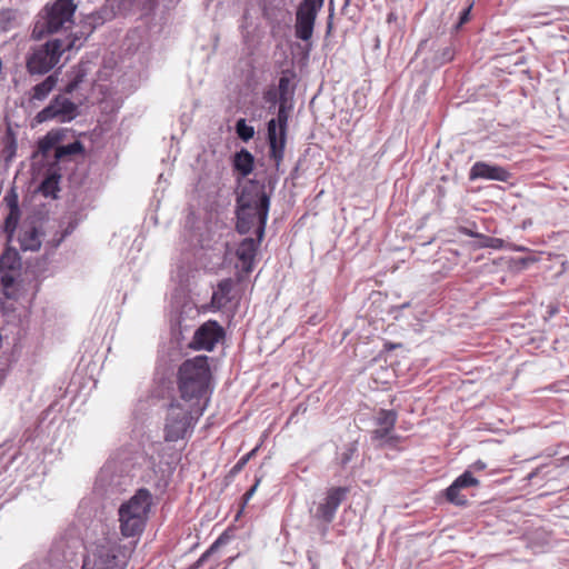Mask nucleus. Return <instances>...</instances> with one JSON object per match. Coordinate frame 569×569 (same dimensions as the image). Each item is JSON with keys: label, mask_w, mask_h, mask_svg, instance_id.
<instances>
[{"label": "nucleus", "mask_w": 569, "mask_h": 569, "mask_svg": "<svg viewBox=\"0 0 569 569\" xmlns=\"http://www.w3.org/2000/svg\"><path fill=\"white\" fill-rule=\"evenodd\" d=\"M269 208L270 196L266 186L258 181H248L237 197V231L241 234L253 231L262 239Z\"/></svg>", "instance_id": "nucleus-1"}, {"label": "nucleus", "mask_w": 569, "mask_h": 569, "mask_svg": "<svg viewBox=\"0 0 569 569\" xmlns=\"http://www.w3.org/2000/svg\"><path fill=\"white\" fill-rule=\"evenodd\" d=\"M211 372L207 356H197L182 362L178 371V390L186 405L196 407L201 416L208 401Z\"/></svg>", "instance_id": "nucleus-2"}, {"label": "nucleus", "mask_w": 569, "mask_h": 569, "mask_svg": "<svg viewBox=\"0 0 569 569\" xmlns=\"http://www.w3.org/2000/svg\"><path fill=\"white\" fill-rule=\"evenodd\" d=\"M152 506V495L148 489L141 488L122 502L118 509L120 532L126 538L139 537L147 525Z\"/></svg>", "instance_id": "nucleus-3"}, {"label": "nucleus", "mask_w": 569, "mask_h": 569, "mask_svg": "<svg viewBox=\"0 0 569 569\" xmlns=\"http://www.w3.org/2000/svg\"><path fill=\"white\" fill-rule=\"evenodd\" d=\"M129 553L117 536L106 537L87 553L82 569H126Z\"/></svg>", "instance_id": "nucleus-4"}, {"label": "nucleus", "mask_w": 569, "mask_h": 569, "mask_svg": "<svg viewBox=\"0 0 569 569\" xmlns=\"http://www.w3.org/2000/svg\"><path fill=\"white\" fill-rule=\"evenodd\" d=\"M77 39L54 38L44 44L31 49L26 60V67L30 74H44L53 69L61 54L76 46Z\"/></svg>", "instance_id": "nucleus-5"}, {"label": "nucleus", "mask_w": 569, "mask_h": 569, "mask_svg": "<svg viewBox=\"0 0 569 569\" xmlns=\"http://www.w3.org/2000/svg\"><path fill=\"white\" fill-rule=\"evenodd\" d=\"M194 408L180 402H172L169 406L163 429L166 441L176 442L191 436L196 421L200 417L197 416Z\"/></svg>", "instance_id": "nucleus-6"}, {"label": "nucleus", "mask_w": 569, "mask_h": 569, "mask_svg": "<svg viewBox=\"0 0 569 569\" xmlns=\"http://www.w3.org/2000/svg\"><path fill=\"white\" fill-rule=\"evenodd\" d=\"M287 102L280 101L277 118L268 122V142L270 147V158L279 166L283 159L286 138H287V123L288 111L286 108Z\"/></svg>", "instance_id": "nucleus-7"}, {"label": "nucleus", "mask_w": 569, "mask_h": 569, "mask_svg": "<svg viewBox=\"0 0 569 569\" xmlns=\"http://www.w3.org/2000/svg\"><path fill=\"white\" fill-rule=\"evenodd\" d=\"M78 114V106L64 94H58L46 108L36 114L34 119L38 123L52 120L59 123H67L76 119Z\"/></svg>", "instance_id": "nucleus-8"}, {"label": "nucleus", "mask_w": 569, "mask_h": 569, "mask_svg": "<svg viewBox=\"0 0 569 569\" xmlns=\"http://www.w3.org/2000/svg\"><path fill=\"white\" fill-rule=\"evenodd\" d=\"M74 11L76 4L73 0H57L47 10L43 24L47 32L53 33L70 28L73 23Z\"/></svg>", "instance_id": "nucleus-9"}, {"label": "nucleus", "mask_w": 569, "mask_h": 569, "mask_svg": "<svg viewBox=\"0 0 569 569\" xmlns=\"http://www.w3.org/2000/svg\"><path fill=\"white\" fill-rule=\"evenodd\" d=\"M223 338V328L217 321L209 320L196 330L190 347L196 350L212 351Z\"/></svg>", "instance_id": "nucleus-10"}, {"label": "nucleus", "mask_w": 569, "mask_h": 569, "mask_svg": "<svg viewBox=\"0 0 569 569\" xmlns=\"http://www.w3.org/2000/svg\"><path fill=\"white\" fill-rule=\"evenodd\" d=\"M318 3L320 0H303L298 8L296 34L301 40H309L312 34Z\"/></svg>", "instance_id": "nucleus-11"}, {"label": "nucleus", "mask_w": 569, "mask_h": 569, "mask_svg": "<svg viewBox=\"0 0 569 569\" xmlns=\"http://www.w3.org/2000/svg\"><path fill=\"white\" fill-rule=\"evenodd\" d=\"M398 415L395 410L380 409L375 419L377 428L372 431L373 440H383L387 442L398 441L399 436L391 435L397 423Z\"/></svg>", "instance_id": "nucleus-12"}, {"label": "nucleus", "mask_w": 569, "mask_h": 569, "mask_svg": "<svg viewBox=\"0 0 569 569\" xmlns=\"http://www.w3.org/2000/svg\"><path fill=\"white\" fill-rule=\"evenodd\" d=\"M510 177L511 174L506 168L497 164H489L483 161L476 162L469 172L470 180L487 179L507 182Z\"/></svg>", "instance_id": "nucleus-13"}, {"label": "nucleus", "mask_w": 569, "mask_h": 569, "mask_svg": "<svg viewBox=\"0 0 569 569\" xmlns=\"http://www.w3.org/2000/svg\"><path fill=\"white\" fill-rule=\"evenodd\" d=\"M244 238L238 246L236 256L240 261L241 271L244 273H250L253 269L254 258L260 246L262 239L259 238Z\"/></svg>", "instance_id": "nucleus-14"}, {"label": "nucleus", "mask_w": 569, "mask_h": 569, "mask_svg": "<svg viewBox=\"0 0 569 569\" xmlns=\"http://www.w3.org/2000/svg\"><path fill=\"white\" fill-rule=\"evenodd\" d=\"M348 488L337 487L328 491L326 502L322 503V520L330 522L336 513L340 503L345 500Z\"/></svg>", "instance_id": "nucleus-15"}, {"label": "nucleus", "mask_w": 569, "mask_h": 569, "mask_svg": "<svg viewBox=\"0 0 569 569\" xmlns=\"http://www.w3.org/2000/svg\"><path fill=\"white\" fill-rule=\"evenodd\" d=\"M127 482V479L122 476L114 475V466L112 462H107L100 470L97 483L106 491H113L117 487H120Z\"/></svg>", "instance_id": "nucleus-16"}, {"label": "nucleus", "mask_w": 569, "mask_h": 569, "mask_svg": "<svg viewBox=\"0 0 569 569\" xmlns=\"http://www.w3.org/2000/svg\"><path fill=\"white\" fill-rule=\"evenodd\" d=\"M21 273L0 272V290L9 300H17L20 296Z\"/></svg>", "instance_id": "nucleus-17"}, {"label": "nucleus", "mask_w": 569, "mask_h": 569, "mask_svg": "<svg viewBox=\"0 0 569 569\" xmlns=\"http://www.w3.org/2000/svg\"><path fill=\"white\" fill-rule=\"evenodd\" d=\"M22 262L17 249L7 247L0 256V272L21 273Z\"/></svg>", "instance_id": "nucleus-18"}, {"label": "nucleus", "mask_w": 569, "mask_h": 569, "mask_svg": "<svg viewBox=\"0 0 569 569\" xmlns=\"http://www.w3.org/2000/svg\"><path fill=\"white\" fill-rule=\"evenodd\" d=\"M233 288L234 281L231 278L221 280L212 293V305L218 308L226 307L232 300L231 292L233 291Z\"/></svg>", "instance_id": "nucleus-19"}, {"label": "nucleus", "mask_w": 569, "mask_h": 569, "mask_svg": "<svg viewBox=\"0 0 569 569\" xmlns=\"http://www.w3.org/2000/svg\"><path fill=\"white\" fill-rule=\"evenodd\" d=\"M58 83V78L54 74L48 76L43 81L36 84L30 92V102L44 101Z\"/></svg>", "instance_id": "nucleus-20"}, {"label": "nucleus", "mask_w": 569, "mask_h": 569, "mask_svg": "<svg viewBox=\"0 0 569 569\" xmlns=\"http://www.w3.org/2000/svg\"><path fill=\"white\" fill-rule=\"evenodd\" d=\"M253 164L254 158L247 149H241L240 151L236 152L232 158V166L234 170L238 171L242 177H247L252 172Z\"/></svg>", "instance_id": "nucleus-21"}, {"label": "nucleus", "mask_w": 569, "mask_h": 569, "mask_svg": "<svg viewBox=\"0 0 569 569\" xmlns=\"http://www.w3.org/2000/svg\"><path fill=\"white\" fill-rule=\"evenodd\" d=\"M19 243L23 251H38L41 248L39 230L36 227L22 230L19 236Z\"/></svg>", "instance_id": "nucleus-22"}, {"label": "nucleus", "mask_w": 569, "mask_h": 569, "mask_svg": "<svg viewBox=\"0 0 569 569\" xmlns=\"http://www.w3.org/2000/svg\"><path fill=\"white\" fill-rule=\"evenodd\" d=\"M479 480L472 476L469 470H466L462 475L455 479V481L450 485V495L456 499L455 496L456 490H463L471 487H478Z\"/></svg>", "instance_id": "nucleus-23"}, {"label": "nucleus", "mask_w": 569, "mask_h": 569, "mask_svg": "<svg viewBox=\"0 0 569 569\" xmlns=\"http://www.w3.org/2000/svg\"><path fill=\"white\" fill-rule=\"evenodd\" d=\"M21 211H9L4 219L2 230L7 236V241L11 242L20 221Z\"/></svg>", "instance_id": "nucleus-24"}, {"label": "nucleus", "mask_w": 569, "mask_h": 569, "mask_svg": "<svg viewBox=\"0 0 569 569\" xmlns=\"http://www.w3.org/2000/svg\"><path fill=\"white\" fill-rule=\"evenodd\" d=\"M83 150L81 142L74 141L68 144L59 146L56 148L54 157L58 160L63 159L67 156L80 153Z\"/></svg>", "instance_id": "nucleus-25"}, {"label": "nucleus", "mask_w": 569, "mask_h": 569, "mask_svg": "<svg viewBox=\"0 0 569 569\" xmlns=\"http://www.w3.org/2000/svg\"><path fill=\"white\" fill-rule=\"evenodd\" d=\"M59 180L56 176L47 177L40 184L39 190L44 197L56 198V192L59 190Z\"/></svg>", "instance_id": "nucleus-26"}, {"label": "nucleus", "mask_w": 569, "mask_h": 569, "mask_svg": "<svg viewBox=\"0 0 569 569\" xmlns=\"http://www.w3.org/2000/svg\"><path fill=\"white\" fill-rule=\"evenodd\" d=\"M293 92L291 79L283 73L279 79V98L282 102H288Z\"/></svg>", "instance_id": "nucleus-27"}, {"label": "nucleus", "mask_w": 569, "mask_h": 569, "mask_svg": "<svg viewBox=\"0 0 569 569\" xmlns=\"http://www.w3.org/2000/svg\"><path fill=\"white\" fill-rule=\"evenodd\" d=\"M236 132L242 141H249L254 136V129L252 126L247 124L244 119H239L236 122Z\"/></svg>", "instance_id": "nucleus-28"}, {"label": "nucleus", "mask_w": 569, "mask_h": 569, "mask_svg": "<svg viewBox=\"0 0 569 569\" xmlns=\"http://www.w3.org/2000/svg\"><path fill=\"white\" fill-rule=\"evenodd\" d=\"M257 450H258V448H254L250 452L242 456L237 461V463L230 469L229 476L234 477L236 475H238L244 468V466L249 462V460L256 455Z\"/></svg>", "instance_id": "nucleus-29"}, {"label": "nucleus", "mask_w": 569, "mask_h": 569, "mask_svg": "<svg viewBox=\"0 0 569 569\" xmlns=\"http://www.w3.org/2000/svg\"><path fill=\"white\" fill-rule=\"evenodd\" d=\"M479 239L482 240L481 247L483 248H491L496 250L505 248V240L500 238L481 234Z\"/></svg>", "instance_id": "nucleus-30"}, {"label": "nucleus", "mask_w": 569, "mask_h": 569, "mask_svg": "<svg viewBox=\"0 0 569 569\" xmlns=\"http://www.w3.org/2000/svg\"><path fill=\"white\" fill-rule=\"evenodd\" d=\"M456 499H453L450 495V486L445 491L446 500L455 506L463 507L468 503V499L465 495L461 493V490H456L455 492Z\"/></svg>", "instance_id": "nucleus-31"}, {"label": "nucleus", "mask_w": 569, "mask_h": 569, "mask_svg": "<svg viewBox=\"0 0 569 569\" xmlns=\"http://www.w3.org/2000/svg\"><path fill=\"white\" fill-rule=\"evenodd\" d=\"M84 73L81 71L76 72L74 77L69 81L64 88V93H72L78 86L83 81Z\"/></svg>", "instance_id": "nucleus-32"}, {"label": "nucleus", "mask_w": 569, "mask_h": 569, "mask_svg": "<svg viewBox=\"0 0 569 569\" xmlns=\"http://www.w3.org/2000/svg\"><path fill=\"white\" fill-rule=\"evenodd\" d=\"M4 200L7 202L9 211H20L18 194L16 193L14 189L10 190V192L6 196Z\"/></svg>", "instance_id": "nucleus-33"}, {"label": "nucleus", "mask_w": 569, "mask_h": 569, "mask_svg": "<svg viewBox=\"0 0 569 569\" xmlns=\"http://www.w3.org/2000/svg\"><path fill=\"white\" fill-rule=\"evenodd\" d=\"M472 9V4H469L460 14L459 21L457 24V29L462 27L465 23H467L470 20V12Z\"/></svg>", "instance_id": "nucleus-34"}, {"label": "nucleus", "mask_w": 569, "mask_h": 569, "mask_svg": "<svg viewBox=\"0 0 569 569\" xmlns=\"http://www.w3.org/2000/svg\"><path fill=\"white\" fill-rule=\"evenodd\" d=\"M259 483H260V479L257 478L254 483L252 485V487L243 495L244 503H247L251 499V497L254 495Z\"/></svg>", "instance_id": "nucleus-35"}, {"label": "nucleus", "mask_w": 569, "mask_h": 569, "mask_svg": "<svg viewBox=\"0 0 569 569\" xmlns=\"http://www.w3.org/2000/svg\"><path fill=\"white\" fill-rule=\"evenodd\" d=\"M52 148V141L47 137L39 142V149L42 153H47Z\"/></svg>", "instance_id": "nucleus-36"}, {"label": "nucleus", "mask_w": 569, "mask_h": 569, "mask_svg": "<svg viewBox=\"0 0 569 569\" xmlns=\"http://www.w3.org/2000/svg\"><path fill=\"white\" fill-rule=\"evenodd\" d=\"M137 1L146 10L153 9L158 2V0H137Z\"/></svg>", "instance_id": "nucleus-37"}, {"label": "nucleus", "mask_w": 569, "mask_h": 569, "mask_svg": "<svg viewBox=\"0 0 569 569\" xmlns=\"http://www.w3.org/2000/svg\"><path fill=\"white\" fill-rule=\"evenodd\" d=\"M216 545H217V542H216L214 545H212V546L210 547V549H208V550H207V551H206V552H204V553H203V555L198 559V561H197V563H196V566H197V567L201 566V565L206 561V559H207V558L212 553V551H213V550H214V548H216Z\"/></svg>", "instance_id": "nucleus-38"}, {"label": "nucleus", "mask_w": 569, "mask_h": 569, "mask_svg": "<svg viewBox=\"0 0 569 569\" xmlns=\"http://www.w3.org/2000/svg\"><path fill=\"white\" fill-rule=\"evenodd\" d=\"M442 57L446 61H451L453 59V51L450 48H446L442 52Z\"/></svg>", "instance_id": "nucleus-39"}, {"label": "nucleus", "mask_w": 569, "mask_h": 569, "mask_svg": "<svg viewBox=\"0 0 569 569\" xmlns=\"http://www.w3.org/2000/svg\"><path fill=\"white\" fill-rule=\"evenodd\" d=\"M397 20H398V16H397L396 12L391 11V12L388 13V16H387V22L388 23L397 22Z\"/></svg>", "instance_id": "nucleus-40"}, {"label": "nucleus", "mask_w": 569, "mask_h": 569, "mask_svg": "<svg viewBox=\"0 0 569 569\" xmlns=\"http://www.w3.org/2000/svg\"><path fill=\"white\" fill-rule=\"evenodd\" d=\"M472 467H473L476 470H485V469H486V467H487V465H486L483 461H481V460H477V461L472 465Z\"/></svg>", "instance_id": "nucleus-41"}, {"label": "nucleus", "mask_w": 569, "mask_h": 569, "mask_svg": "<svg viewBox=\"0 0 569 569\" xmlns=\"http://www.w3.org/2000/svg\"><path fill=\"white\" fill-rule=\"evenodd\" d=\"M462 232L469 237L480 238L481 233L472 232L468 229H463Z\"/></svg>", "instance_id": "nucleus-42"}, {"label": "nucleus", "mask_w": 569, "mask_h": 569, "mask_svg": "<svg viewBox=\"0 0 569 569\" xmlns=\"http://www.w3.org/2000/svg\"><path fill=\"white\" fill-rule=\"evenodd\" d=\"M310 512L317 517L320 512V506H318L316 508H311Z\"/></svg>", "instance_id": "nucleus-43"}, {"label": "nucleus", "mask_w": 569, "mask_h": 569, "mask_svg": "<svg viewBox=\"0 0 569 569\" xmlns=\"http://www.w3.org/2000/svg\"><path fill=\"white\" fill-rule=\"evenodd\" d=\"M330 29H331V22L328 21V33L330 32Z\"/></svg>", "instance_id": "nucleus-44"}, {"label": "nucleus", "mask_w": 569, "mask_h": 569, "mask_svg": "<svg viewBox=\"0 0 569 569\" xmlns=\"http://www.w3.org/2000/svg\"><path fill=\"white\" fill-rule=\"evenodd\" d=\"M316 98H317V94L315 97H312L311 103L315 102Z\"/></svg>", "instance_id": "nucleus-45"}]
</instances>
